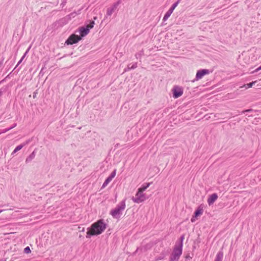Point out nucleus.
I'll return each instance as SVG.
<instances>
[{
  "mask_svg": "<svg viewBox=\"0 0 261 261\" xmlns=\"http://www.w3.org/2000/svg\"><path fill=\"white\" fill-rule=\"evenodd\" d=\"M106 226L107 225L103 219L97 220L88 228L86 237L90 238L92 236L101 234L106 229Z\"/></svg>",
  "mask_w": 261,
  "mask_h": 261,
  "instance_id": "1",
  "label": "nucleus"
},
{
  "mask_svg": "<svg viewBox=\"0 0 261 261\" xmlns=\"http://www.w3.org/2000/svg\"><path fill=\"white\" fill-rule=\"evenodd\" d=\"M125 199H124L119 203L115 208L111 211L110 214L114 218L118 219L122 214V212L125 210Z\"/></svg>",
  "mask_w": 261,
  "mask_h": 261,
  "instance_id": "2",
  "label": "nucleus"
},
{
  "mask_svg": "<svg viewBox=\"0 0 261 261\" xmlns=\"http://www.w3.org/2000/svg\"><path fill=\"white\" fill-rule=\"evenodd\" d=\"M95 22L94 20H90L89 23L87 24L86 26L81 27L79 28V33L81 38L86 36L90 31V30L93 28Z\"/></svg>",
  "mask_w": 261,
  "mask_h": 261,
  "instance_id": "3",
  "label": "nucleus"
},
{
  "mask_svg": "<svg viewBox=\"0 0 261 261\" xmlns=\"http://www.w3.org/2000/svg\"><path fill=\"white\" fill-rule=\"evenodd\" d=\"M182 248L175 246L174 247L173 252L170 255L169 261H178L182 254Z\"/></svg>",
  "mask_w": 261,
  "mask_h": 261,
  "instance_id": "4",
  "label": "nucleus"
},
{
  "mask_svg": "<svg viewBox=\"0 0 261 261\" xmlns=\"http://www.w3.org/2000/svg\"><path fill=\"white\" fill-rule=\"evenodd\" d=\"M146 199V195L143 193V192H140V190H138L135 197H133L132 198V200L135 203H140L144 201H145Z\"/></svg>",
  "mask_w": 261,
  "mask_h": 261,
  "instance_id": "5",
  "label": "nucleus"
},
{
  "mask_svg": "<svg viewBox=\"0 0 261 261\" xmlns=\"http://www.w3.org/2000/svg\"><path fill=\"white\" fill-rule=\"evenodd\" d=\"M82 39L81 37L77 35L72 34L70 35L69 38L66 40L65 43L69 45H72L74 43L78 42L80 40Z\"/></svg>",
  "mask_w": 261,
  "mask_h": 261,
  "instance_id": "6",
  "label": "nucleus"
},
{
  "mask_svg": "<svg viewBox=\"0 0 261 261\" xmlns=\"http://www.w3.org/2000/svg\"><path fill=\"white\" fill-rule=\"evenodd\" d=\"M172 91H173V97L174 98H178L179 97L181 96L182 94H183L182 89L178 86L174 87L172 90Z\"/></svg>",
  "mask_w": 261,
  "mask_h": 261,
  "instance_id": "7",
  "label": "nucleus"
},
{
  "mask_svg": "<svg viewBox=\"0 0 261 261\" xmlns=\"http://www.w3.org/2000/svg\"><path fill=\"white\" fill-rule=\"evenodd\" d=\"M210 73V71L208 69H203L197 71L196 75V80H199L202 78V77Z\"/></svg>",
  "mask_w": 261,
  "mask_h": 261,
  "instance_id": "8",
  "label": "nucleus"
},
{
  "mask_svg": "<svg viewBox=\"0 0 261 261\" xmlns=\"http://www.w3.org/2000/svg\"><path fill=\"white\" fill-rule=\"evenodd\" d=\"M120 3L121 0H119L117 2L115 3L111 7L107 9V15L108 16H111L114 12V11L117 9V8L120 5Z\"/></svg>",
  "mask_w": 261,
  "mask_h": 261,
  "instance_id": "9",
  "label": "nucleus"
},
{
  "mask_svg": "<svg viewBox=\"0 0 261 261\" xmlns=\"http://www.w3.org/2000/svg\"><path fill=\"white\" fill-rule=\"evenodd\" d=\"M218 198V195L216 193H214L212 195H211L208 199H207V203L209 205H211L213 204L214 202L217 200Z\"/></svg>",
  "mask_w": 261,
  "mask_h": 261,
  "instance_id": "10",
  "label": "nucleus"
},
{
  "mask_svg": "<svg viewBox=\"0 0 261 261\" xmlns=\"http://www.w3.org/2000/svg\"><path fill=\"white\" fill-rule=\"evenodd\" d=\"M30 142V140H28L27 141H26L24 143L21 144H20L19 145H18L15 149L13 151L12 153V155H13L15 153H16L18 151L20 150V149H21L24 146H25L26 145L28 144Z\"/></svg>",
  "mask_w": 261,
  "mask_h": 261,
  "instance_id": "11",
  "label": "nucleus"
},
{
  "mask_svg": "<svg viewBox=\"0 0 261 261\" xmlns=\"http://www.w3.org/2000/svg\"><path fill=\"white\" fill-rule=\"evenodd\" d=\"M203 211V207L199 206L194 212V215L195 216V217H197L201 215L202 214Z\"/></svg>",
  "mask_w": 261,
  "mask_h": 261,
  "instance_id": "12",
  "label": "nucleus"
},
{
  "mask_svg": "<svg viewBox=\"0 0 261 261\" xmlns=\"http://www.w3.org/2000/svg\"><path fill=\"white\" fill-rule=\"evenodd\" d=\"M36 152L35 151H33V152L27 157L25 160V163H29L31 162L35 157Z\"/></svg>",
  "mask_w": 261,
  "mask_h": 261,
  "instance_id": "13",
  "label": "nucleus"
},
{
  "mask_svg": "<svg viewBox=\"0 0 261 261\" xmlns=\"http://www.w3.org/2000/svg\"><path fill=\"white\" fill-rule=\"evenodd\" d=\"M150 184H151L150 182L144 184L138 190H140V192H144V191H145L150 186Z\"/></svg>",
  "mask_w": 261,
  "mask_h": 261,
  "instance_id": "14",
  "label": "nucleus"
},
{
  "mask_svg": "<svg viewBox=\"0 0 261 261\" xmlns=\"http://www.w3.org/2000/svg\"><path fill=\"white\" fill-rule=\"evenodd\" d=\"M223 257V253L222 251H219L216 255L215 261H222Z\"/></svg>",
  "mask_w": 261,
  "mask_h": 261,
  "instance_id": "15",
  "label": "nucleus"
},
{
  "mask_svg": "<svg viewBox=\"0 0 261 261\" xmlns=\"http://www.w3.org/2000/svg\"><path fill=\"white\" fill-rule=\"evenodd\" d=\"M137 67V63H135L133 64H129L127 65V67L126 69H125L124 71H127V70L134 69L136 68Z\"/></svg>",
  "mask_w": 261,
  "mask_h": 261,
  "instance_id": "16",
  "label": "nucleus"
},
{
  "mask_svg": "<svg viewBox=\"0 0 261 261\" xmlns=\"http://www.w3.org/2000/svg\"><path fill=\"white\" fill-rule=\"evenodd\" d=\"M172 12H173L171 11V10L169 9L168 11L165 13V14L163 18V21H166L169 18V17L170 16V15H171Z\"/></svg>",
  "mask_w": 261,
  "mask_h": 261,
  "instance_id": "17",
  "label": "nucleus"
},
{
  "mask_svg": "<svg viewBox=\"0 0 261 261\" xmlns=\"http://www.w3.org/2000/svg\"><path fill=\"white\" fill-rule=\"evenodd\" d=\"M184 239V236L182 235V236L180 237V240L176 243L175 246H177L178 247L181 246V248H182Z\"/></svg>",
  "mask_w": 261,
  "mask_h": 261,
  "instance_id": "18",
  "label": "nucleus"
},
{
  "mask_svg": "<svg viewBox=\"0 0 261 261\" xmlns=\"http://www.w3.org/2000/svg\"><path fill=\"white\" fill-rule=\"evenodd\" d=\"M30 49V48H29L27 50L25 51V53L24 54V55H23V56L21 57V58L20 59V60L18 61L17 65L16 66L15 68H16L21 62L22 61H23V60L24 59V58H25L26 55L28 54L29 50Z\"/></svg>",
  "mask_w": 261,
  "mask_h": 261,
  "instance_id": "19",
  "label": "nucleus"
},
{
  "mask_svg": "<svg viewBox=\"0 0 261 261\" xmlns=\"http://www.w3.org/2000/svg\"><path fill=\"white\" fill-rule=\"evenodd\" d=\"M111 180H112V179H111L110 178H109V177H108L106 179V180H105V181H104V182L103 183L102 186V188H105V187H106V186L108 185V184H109V183Z\"/></svg>",
  "mask_w": 261,
  "mask_h": 261,
  "instance_id": "20",
  "label": "nucleus"
},
{
  "mask_svg": "<svg viewBox=\"0 0 261 261\" xmlns=\"http://www.w3.org/2000/svg\"><path fill=\"white\" fill-rule=\"evenodd\" d=\"M180 0H178L176 2L174 3L171 8L169 9V10H171V11H173L175 8L177 6L178 4L179 3Z\"/></svg>",
  "mask_w": 261,
  "mask_h": 261,
  "instance_id": "21",
  "label": "nucleus"
},
{
  "mask_svg": "<svg viewBox=\"0 0 261 261\" xmlns=\"http://www.w3.org/2000/svg\"><path fill=\"white\" fill-rule=\"evenodd\" d=\"M116 173V170H114L108 177L112 180V179L115 176Z\"/></svg>",
  "mask_w": 261,
  "mask_h": 261,
  "instance_id": "22",
  "label": "nucleus"
},
{
  "mask_svg": "<svg viewBox=\"0 0 261 261\" xmlns=\"http://www.w3.org/2000/svg\"><path fill=\"white\" fill-rule=\"evenodd\" d=\"M254 111L253 109H250L244 110L242 112V114H245L246 113H248L249 114H250V113H252L254 112Z\"/></svg>",
  "mask_w": 261,
  "mask_h": 261,
  "instance_id": "23",
  "label": "nucleus"
},
{
  "mask_svg": "<svg viewBox=\"0 0 261 261\" xmlns=\"http://www.w3.org/2000/svg\"><path fill=\"white\" fill-rule=\"evenodd\" d=\"M31 250L29 246L26 247L24 249V252L27 254L31 253Z\"/></svg>",
  "mask_w": 261,
  "mask_h": 261,
  "instance_id": "24",
  "label": "nucleus"
},
{
  "mask_svg": "<svg viewBox=\"0 0 261 261\" xmlns=\"http://www.w3.org/2000/svg\"><path fill=\"white\" fill-rule=\"evenodd\" d=\"M80 13H81V10H79L78 11V13H76V12H73V13H70V14L69 16H70V17H74L75 15H77V14H80Z\"/></svg>",
  "mask_w": 261,
  "mask_h": 261,
  "instance_id": "25",
  "label": "nucleus"
},
{
  "mask_svg": "<svg viewBox=\"0 0 261 261\" xmlns=\"http://www.w3.org/2000/svg\"><path fill=\"white\" fill-rule=\"evenodd\" d=\"M10 129H9V128H5V129H3L2 130H0V132H1V134H4V133H5L7 132H8L9 130H10Z\"/></svg>",
  "mask_w": 261,
  "mask_h": 261,
  "instance_id": "26",
  "label": "nucleus"
},
{
  "mask_svg": "<svg viewBox=\"0 0 261 261\" xmlns=\"http://www.w3.org/2000/svg\"><path fill=\"white\" fill-rule=\"evenodd\" d=\"M255 82H252L251 83H249L247 84V88H249L252 87V86L255 84Z\"/></svg>",
  "mask_w": 261,
  "mask_h": 261,
  "instance_id": "27",
  "label": "nucleus"
},
{
  "mask_svg": "<svg viewBox=\"0 0 261 261\" xmlns=\"http://www.w3.org/2000/svg\"><path fill=\"white\" fill-rule=\"evenodd\" d=\"M197 218V217H195V216L193 215V217H192V218L191 219V221L192 222H194L196 221Z\"/></svg>",
  "mask_w": 261,
  "mask_h": 261,
  "instance_id": "28",
  "label": "nucleus"
},
{
  "mask_svg": "<svg viewBox=\"0 0 261 261\" xmlns=\"http://www.w3.org/2000/svg\"><path fill=\"white\" fill-rule=\"evenodd\" d=\"M140 250L141 251H143V250H144V251H145V250H146V249H145V248H144V247H140V248H137V250H136V252L139 251Z\"/></svg>",
  "mask_w": 261,
  "mask_h": 261,
  "instance_id": "29",
  "label": "nucleus"
},
{
  "mask_svg": "<svg viewBox=\"0 0 261 261\" xmlns=\"http://www.w3.org/2000/svg\"><path fill=\"white\" fill-rule=\"evenodd\" d=\"M17 125V123H14L13 125H12L11 126H10L9 128V129L11 130L12 129V128H14L15 127H16Z\"/></svg>",
  "mask_w": 261,
  "mask_h": 261,
  "instance_id": "30",
  "label": "nucleus"
},
{
  "mask_svg": "<svg viewBox=\"0 0 261 261\" xmlns=\"http://www.w3.org/2000/svg\"><path fill=\"white\" fill-rule=\"evenodd\" d=\"M261 70V65L260 66H259L258 68H257L253 72H258V71L260 70Z\"/></svg>",
  "mask_w": 261,
  "mask_h": 261,
  "instance_id": "31",
  "label": "nucleus"
},
{
  "mask_svg": "<svg viewBox=\"0 0 261 261\" xmlns=\"http://www.w3.org/2000/svg\"><path fill=\"white\" fill-rule=\"evenodd\" d=\"M37 92H34L33 93V98H35L36 97V95H37Z\"/></svg>",
  "mask_w": 261,
  "mask_h": 261,
  "instance_id": "32",
  "label": "nucleus"
},
{
  "mask_svg": "<svg viewBox=\"0 0 261 261\" xmlns=\"http://www.w3.org/2000/svg\"><path fill=\"white\" fill-rule=\"evenodd\" d=\"M141 56V53H138L136 55V58H138V57H140Z\"/></svg>",
  "mask_w": 261,
  "mask_h": 261,
  "instance_id": "33",
  "label": "nucleus"
},
{
  "mask_svg": "<svg viewBox=\"0 0 261 261\" xmlns=\"http://www.w3.org/2000/svg\"><path fill=\"white\" fill-rule=\"evenodd\" d=\"M3 61H4V59H3V60L0 62V68L3 65Z\"/></svg>",
  "mask_w": 261,
  "mask_h": 261,
  "instance_id": "34",
  "label": "nucleus"
},
{
  "mask_svg": "<svg viewBox=\"0 0 261 261\" xmlns=\"http://www.w3.org/2000/svg\"><path fill=\"white\" fill-rule=\"evenodd\" d=\"M246 115H247L248 117L251 116L252 115L251 114H247Z\"/></svg>",
  "mask_w": 261,
  "mask_h": 261,
  "instance_id": "35",
  "label": "nucleus"
},
{
  "mask_svg": "<svg viewBox=\"0 0 261 261\" xmlns=\"http://www.w3.org/2000/svg\"><path fill=\"white\" fill-rule=\"evenodd\" d=\"M2 95V91L0 90V96Z\"/></svg>",
  "mask_w": 261,
  "mask_h": 261,
  "instance_id": "36",
  "label": "nucleus"
},
{
  "mask_svg": "<svg viewBox=\"0 0 261 261\" xmlns=\"http://www.w3.org/2000/svg\"><path fill=\"white\" fill-rule=\"evenodd\" d=\"M96 19H97V17L96 16L94 17V20H96Z\"/></svg>",
  "mask_w": 261,
  "mask_h": 261,
  "instance_id": "37",
  "label": "nucleus"
},
{
  "mask_svg": "<svg viewBox=\"0 0 261 261\" xmlns=\"http://www.w3.org/2000/svg\"><path fill=\"white\" fill-rule=\"evenodd\" d=\"M84 230H84V228H83L82 229V231H84Z\"/></svg>",
  "mask_w": 261,
  "mask_h": 261,
  "instance_id": "38",
  "label": "nucleus"
},
{
  "mask_svg": "<svg viewBox=\"0 0 261 261\" xmlns=\"http://www.w3.org/2000/svg\"><path fill=\"white\" fill-rule=\"evenodd\" d=\"M3 210H0V213L2 212Z\"/></svg>",
  "mask_w": 261,
  "mask_h": 261,
  "instance_id": "39",
  "label": "nucleus"
}]
</instances>
